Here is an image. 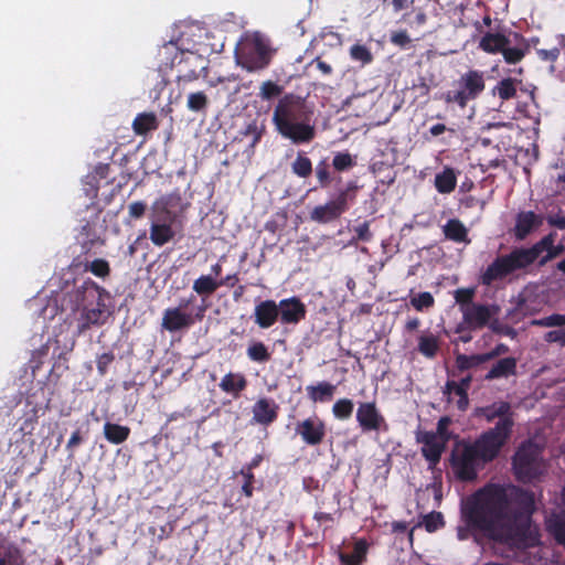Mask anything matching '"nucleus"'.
Masks as SVG:
<instances>
[{
    "instance_id": "1",
    "label": "nucleus",
    "mask_w": 565,
    "mask_h": 565,
    "mask_svg": "<svg viewBox=\"0 0 565 565\" xmlns=\"http://www.w3.org/2000/svg\"><path fill=\"white\" fill-rule=\"evenodd\" d=\"M534 493L518 486L489 483L476 491L462 508L468 527L490 541L515 547L534 546L539 541L533 527Z\"/></svg>"
},
{
    "instance_id": "2",
    "label": "nucleus",
    "mask_w": 565,
    "mask_h": 565,
    "mask_svg": "<svg viewBox=\"0 0 565 565\" xmlns=\"http://www.w3.org/2000/svg\"><path fill=\"white\" fill-rule=\"evenodd\" d=\"M312 114L303 97L286 93L274 108L273 124L276 131L292 143H309L316 137V128L311 124Z\"/></svg>"
},
{
    "instance_id": "3",
    "label": "nucleus",
    "mask_w": 565,
    "mask_h": 565,
    "mask_svg": "<svg viewBox=\"0 0 565 565\" xmlns=\"http://www.w3.org/2000/svg\"><path fill=\"white\" fill-rule=\"evenodd\" d=\"M515 478L527 483L539 479L545 471L542 448L527 440L521 444L512 459Z\"/></svg>"
},
{
    "instance_id": "4",
    "label": "nucleus",
    "mask_w": 565,
    "mask_h": 565,
    "mask_svg": "<svg viewBox=\"0 0 565 565\" xmlns=\"http://www.w3.org/2000/svg\"><path fill=\"white\" fill-rule=\"evenodd\" d=\"M449 462L455 477L463 482L476 480L479 470L483 469L486 465L476 447L465 440L458 441L454 446Z\"/></svg>"
},
{
    "instance_id": "5",
    "label": "nucleus",
    "mask_w": 565,
    "mask_h": 565,
    "mask_svg": "<svg viewBox=\"0 0 565 565\" xmlns=\"http://www.w3.org/2000/svg\"><path fill=\"white\" fill-rule=\"evenodd\" d=\"M513 424L512 418H501L493 428L484 431L471 443L483 462L488 463L497 458L511 435Z\"/></svg>"
},
{
    "instance_id": "6",
    "label": "nucleus",
    "mask_w": 565,
    "mask_h": 565,
    "mask_svg": "<svg viewBox=\"0 0 565 565\" xmlns=\"http://www.w3.org/2000/svg\"><path fill=\"white\" fill-rule=\"evenodd\" d=\"M500 307L495 303L471 305L470 308L463 310L461 321L456 326L455 333H463L465 331H478L489 327L492 331H498V318Z\"/></svg>"
},
{
    "instance_id": "7",
    "label": "nucleus",
    "mask_w": 565,
    "mask_h": 565,
    "mask_svg": "<svg viewBox=\"0 0 565 565\" xmlns=\"http://www.w3.org/2000/svg\"><path fill=\"white\" fill-rule=\"evenodd\" d=\"M456 86V89L446 94L445 100L465 108L469 102L477 99L486 89L484 73L469 70L458 78Z\"/></svg>"
},
{
    "instance_id": "8",
    "label": "nucleus",
    "mask_w": 565,
    "mask_h": 565,
    "mask_svg": "<svg viewBox=\"0 0 565 565\" xmlns=\"http://www.w3.org/2000/svg\"><path fill=\"white\" fill-rule=\"evenodd\" d=\"M359 186L355 181H349L344 189H341L335 199L327 202L323 205H317L310 212V218L318 223H330L338 220L345 213L350 203H353L356 198Z\"/></svg>"
},
{
    "instance_id": "9",
    "label": "nucleus",
    "mask_w": 565,
    "mask_h": 565,
    "mask_svg": "<svg viewBox=\"0 0 565 565\" xmlns=\"http://www.w3.org/2000/svg\"><path fill=\"white\" fill-rule=\"evenodd\" d=\"M527 267L520 248L516 247L509 254L495 257L480 275V282L483 286H491L494 281L504 279L516 270H522Z\"/></svg>"
},
{
    "instance_id": "10",
    "label": "nucleus",
    "mask_w": 565,
    "mask_h": 565,
    "mask_svg": "<svg viewBox=\"0 0 565 565\" xmlns=\"http://www.w3.org/2000/svg\"><path fill=\"white\" fill-rule=\"evenodd\" d=\"M274 50L260 38H255L243 46L238 55V63L248 72L266 68L271 61Z\"/></svg>"
},
{
    "instance_id": "11",
    "label": "nucleus",
    "mask_w": 565,
    "mask_h": 565,
    "mask_svg": "<svg viewBox=\"0 0 565 565\" xmlns=\"http://www.w3.org/2000/svg\"><path fill=\"white\" fill-rule=\"evenodd\" d=\"M70 301L72 302V310L81 311L84 308L92 307L97 302L110 298V294L93 279L87 278L82 285L76 286L68 294Z\"/></svg>"
},
{
    "instance_id": "12",
    "label": "nucleus",
    "mask_w": 565,
    "mask_h": 565,
    "mask_svg": "<svg viewBox=\"0 0 565 565\" xmlns=\"http://www.w3.org/2000/svg\"><path fill=\"white\" fill-rule=\"evenodd\" d=\"M356 422L363 433H387L390 425L374 401L360 402Z\"/></svg>"
},
{
    "instance_id": "13",
    "label": "nucleus",
    "mask_w": 565,
    "mask_h": 565,
    "mask_svg": "<svg viewBox=\"0 0 565 565\" xmlns=\"http://www.w3.org/2000/svg\"><path fill=\"white\" fill-rule=\"evenodd\" d=\"M207 305H200L195 315L181 310V308H167L162 315L161 327L169 332L188 329L204 318Z\"/></svg>"
},
{
    "instance_id": "14",
    "label": "nucleus",
    "mask_w": 565,
    "mask_h": 565,
    "mask_svg": "<svg viewBox=\"0 0 565 565\" xmlns=\"http://www.w3.org/2000/svg\"><path fill=\"white\" fill-rule=\"evenodd\" d=\"M179 64L182 65L177 77L179 84L194 82L201 75H203V77L207 76L209 62L204 56L198 53L191 51L182 52Z\"/></svg>"
},
{
    "instance_id": "15",
    "label": "nucleus",
    "mask_w": 565,
    "mask_h": 565,
    "mask_svg": "<svg viewBox=\"0 0 565 565\" xmlns=\"http://www.w3.org/2000/svg\"><path fill=\"white\" fill-rule=\"evenodd\" d=\"M296 435L308 446H319L327 435L326 423L317 415L297 422Z\"/></svg>"
},
{
    "instance_id": "16",
    "label": "nucleus",
    "mask_w": 565,
    "mask_h": 565,
    "mask_svg": "<svg viewBox=\"0 0 565 565\" xmlns=\"http://www.w3.org/2000/svg\"><path fill=\"white\" fill-rule=\"evenodd\" d=\"M416 441L423 445L420 452L428 462L429 469H435L446 450L447 444H445V440L435 437L433 431L418 430L416 433Z\"/></svg>"
},
{
    "instance_id": "17",
    "label": "nucleus",
    "mask_w": 565,
    "mask_h": 565,
    "mask_svg": "<svg viewBox=\"0 0 565 565\" xmlns=\"http://www.w3.org/2000/svg\"><path fill=\"white\" fill-rule=\"evenodd\" d=\"M109 316L110 311L105 300L92 307L84 308L79 311V317L77 318V333L83 334L93 327H102L106 323Z\"/></svg>"
},
{
    "instance_id": "18",
    "label": "nucleus",
    "mask_w": 565,
    "mask_h": 565,
    "mask_svg": "<svg viewBox=\"0 0 565 565\" xmlns=\"http://www.w3.org/2000/svg\"><path fill=\"white\" fill-rule=\"evenodd\" d=\"M281 324L296 326L306 318L307 308L300 298L292 296L277 302Z\"/></svg>"
},
{
    "instance_id": "19",
    "label": "nucleus",
    "mask_w": 565,
    "mask_h": 565,
    "mask_svg": "<svg viewBox=\"0 0 565 565\" xmlns=\"http://www.w3.org/2000/svg\"><path fill=\"white\" fill-rule=\"evenodd\" d=\"M265 132V124L258 122V120L254 119L237 132L235 139L239 142L246 141L244 153L252 157L255 153L256 146L260 142Z\"/></svg>"
},
{
    "instance_id": "20",
    "label": "nucleus",
    "mask_w": 565,
    "mask_h": 565,
    "mask_svg": "<svg viewBox=\"0 0 565 565\" xmlns=\"http://www.w3.org/2000/svg\"><path fill=\"white\" fill-rule=\"evenodd\" d=\"M254 322L260 329L271 328L279 319L277 302L266 299L257 302L253 313Z\"/></svg>"
},
{
    "instance_id": "21",
    "label": "nucleus",
    "mask_w": 565,
    "mask_h": 565,
    "mask_svg": "<svg viewBox=\"0 0 565 565\" xmlns=\"http://www.w3.org/2000/svg\"><path fill=\"white\" fill-rule=\"evenodd\" d=\"M543 224V216L533 211H521L516 214L514 236L519 241L525 239L534 230Z\"/></svg>"
},
{
    "instance_id": "22",
    "label": "nucleus",
    "mask_w": 565,
    "mask_h": 565,
    "mask_svg": "<svg viewBox=\"0 0 565 565\" xmlns=\"http://www.w3.org/2000/svg\"><path fill=\"white\" fill-rule=\"evenodd\" d=\"M279 405L271 398L262 397L252 407L253 420L256 424L268 426L278 417Z\"/></svg>"
},
{
    "instance_id": "23",
    "label": "nucleus",
    "mask_w": 565,
    "mask_h": 565,
    "mask_svg": "<svg viewBox=\"0 0 565 565\" xmlns=\"http://www.w3.org/2000/svg\"><path fill=\"white\" fill-rule=\"evenodd\" d=\"M546 530L554 541L565 550V505H559L546 519Z\"/></svg>"
},
{
    "instance_id": "24",
    "label": "nucleus",
    "mask_w": 565,
    "mask_h": 565,
    "mask_svg": "<svg viewBox=\"0 0 565 565\" xmlns=\"http://www.w3.org/2000/svg\"><path fill=\"white\" fill-rule=\"evenodd\" d=\"M556 233L551 232L529 248L519 247L527 266L533 265L543 252L548 253L556 238Z\"/></svg>"
},
{
    "instance_id": "25",
    "label": "nucleus",
    "mask_w": 565,
    "mask_h": 565,
    "mask_svg": "<svg viewBox=\"0 0 565 565\" xmlns=\"http://www.w3.org/2000/svg\"><path fill=\"white\" fill-rule=\"evenodd\" d=\"M218 387L226 394H231L234 398L239 397L241 393L247 387V380L242 373L228 372L225 374Z\"/></svg>"
},
{
    "instance_id": "26",
    "label": "nucleus",
    "mask_w": 565,
    "mask_h": 565,
    "mask_svg": "<svg viewBox=\"0 0 565 565\" xmlns=\"http://www.w3.org/2000/svg\"><path fill=\"white\" fill-rule=\"evenodd\" d=\"M443 233L445 237L455 243L469 244L468 228L459 218H449L443 225Z\"/></svg>"
},
{
    "instance_id": "27",
    "label": "nucleus",
    "mask_w": 565,
    "mask_h": 565,
    "mask_svg": "<svg viewBox=\"0 0 565 565\" xmlns=\"http://www.w3.org/2000/svg\"><path fill=\"white\" fill-rule=\"evenodd\" d=\"M516 373V359L512 356L503 358L497 361L489 372L486 374L484 379L487 381H492L495 379H507Z\"/></svg>"
},
{
    "instance_id": "28",
    "label": "nucleus",
    "mask_w": 565,
    "mask_h": 565,
    "mask_svg": "<svg viewBox=\"0 0 565 565\" xmlns=\"http://www.w3.org/2000/svg\"><path fill=\"white\" fill-rule=\"evenodd\" d=\"M511 41L504 34L487 32L479 42V47L487 53H501Z\"/></svg>"
},
{
    "instance_id": "29",
    "label": "nucleus",
    "mask_w": 565,
    "mask_h": 565,
    "mask_svg": "<svg viewBox=\"0 0 565 565\" xmlns=\"http://www.w3.org/2000/svg\"><path fill=\"white\" fill-rule=\"evenodd\" d=\"M220 288L218 280L212 275H201L193 281V291L202 298L201 305H207L206 299Z\"/></svg>"
},
{
    "instance_id": "30",
    "label": "nucleus",
    "mask_w": 565,
    "mask_h": 565,
    "mask_svg": "<svg viewBox=\"0 0 565 565\" xmlns=\"http://www.w3.org/2000/svg\"><path fill=\"white\" fill-rule=\"evenodd\" d=\"M369 543L365 539L355 541L352 553H340L339 559L344 565H362L366 561Z\"/></svg>"
},
{
    "instance_id": "31",
    "label": "nucleus",
    "mask_w": 565,
    "mask_h": 565,
    "mask_svg": "<svg viewBox=\"0 0 565 565\" xmlns=\"http://www.w3.org/2000/svg\"><path fill=\"white\" fill-rule=\"evenodd\" d=\"M308 398L313 403H324L332 399L335 385L329 382H319L317 385H308L306 387Z\"/></svg>"
},
{
    "instance_id": "32",
    "label": "nucleus",
    "mask_w": 565,
    "mask_h": 565,
    "mask_svg": "<svg viewBox=\"0 0 565 565\" xmlns=\"http://www.w3.org/2000/svg\"><path fill=\"white\" fill-rule=\"evenodd\" d=\"M175 232L172 228V224L168 223H153L150 225V241L156 246H163L173 239Z\"/></svg>"
},
{
    "instance_id": "33",
    "label": "nucleus",
    "mask_w": 565,
    "mask_h": 565,
    "mask_svg": "<svg viewBox=\"0 0 565 565\" xmlns=\"http://www.w3.org/2000/svg\"><path fill=\"white\" fill-rule=\"evenodd\" d=\"M104 436L110 444L120 445L129 438L130 428L128 426L106 422L104 425Z\"/></svg>"
},
{
    "instance_id": "34",
    "label": "nucleus",
    "mask_w": 565,
    "mask_h": 565,
    "mask_svg": "<svg viewBox=\"0 0 565 565\" xmlns=\"http://www.w3.org/2000/svg\"><path fill=\"white\" fill-rule=\"evenodd\" d=\"M457 178L454 169L445 168L435 177V188L441 194H448L456 189Z\"/></svg>"
},
{
    "instance_id": "35",
    "label": "nucleus",
    "mask_w": 565,
    "mask_h": 565,
    "mask_svg": "<svg viewBox=\"0 0 565 565\" xmlns=\"http://www.w3.org/2000/svg\"><path fill=\"white\" fill-rule=\"evenodd\" d=\"M158 119L153 113L138 114L132 122L136 135L142 136L158 128Z\"/></svg>"
},
{
    "instance_id": "36",
    "label": "nucleus",
    "mask_w": 565,
    "mask_h": 565,
    "mask_svg": "<svg viewBox=\"0 0 565 565\" xmlns=\"http://www.w3.org/2000/svg\"><path fill=\"white\" fill-rule=\"evenodd\" d=\"M511 405L508 402H498L492 405L480 408V415L483 416L487 422H492L495 418H512L510 415Z\"/></svg>"
},
{
    "instance_id": "37",
    "label": "nucleus",
    "mask_w": 565,
    "mask_h": 565,
    "mask_svg": "<svg viewBox=\"0 0 565 565\" xmlns=\"http://www.w3.org/2000/svg\"><path fill=\"white\" fill-rule=\"evenodd\" d=\"M291 171L301 179H307L312 174V161L305 152H298L296 159L291 163Z\"/></svg>"
},
{
    "instance_id": "38",
    "label": "nucleus",
    "mask_w": 565,
    "mask_h": 565,
    "mask_svg": "<svg viewBox=\"0 0 565 565\" xmlns=\"http://www.w3.org/2000/svg\"><path fill=\"white\" fill-rule=\"evenodd\" d=\"M178 214L156 201L151 206V222L174 224Z\"/></svg>"
},
{
    "instance_id": "39",
    "label": "nucleus",
    "mask_w": 565,
    "mask_h": 565,
    "mask_svg": "<svg viewBox=\"0 0 565 565\" xmlns=\"http://www.w3.org/2000/svg\"><path fill=\"white\" fill-rule=\"evenodd\" d=\"M439 350L438 338L434 334H423L418 338V351L426 358L433 359Z\"/></svg>"
},
{
    "instance_id": "40",
    "label": "nucleus",
    "mask_w": 565,
    "mask_h": 565,
    "mask_svg": "<svg viewBox=\"0 0 565 565\" xmlns=\"http://www.w3.org/2000/svg\"><path fill=\"white\" fill-rule=\"evenodd\" d=\"M246 354L250 361L256 363H266L271 359L268 348L260 341L250 343Z\"/></svg>"
},
{
    "instance_id": "41",
    "label": "nucleus",
    "mask_w": 565,
    "mask_h": 565,
    "mask_svg": "<svg viewBox=\"0 0 565 565\" xmlns=\"http://www.w3.org/2000/svg\"><path fill=\"white\" fill-rule=\"evenodd\" d=\"M516 79L508 77L503 78L493 88V93L502 100H509L516 96Z\"/></svg>"
},
{
    "instance_id": "42",
    "label": "nucleus",
    "mask_w": 565,
    "mask_h": 565,
    "mask_svg": "<svg viewBox=\"0 0 565 565\" xmlns=\"http://www.w3.org/2000/svg\"><path fill=\"white\" fill-rule=\"evenodd\" d=\"M20 551L12 545H0V565H22Z\"/></svg>"
},
{
    "instance_id": "43",
    "label": "nucleus",
    "mask_w": 565,
    "mask_h": 565,
    "mask_svg": "<svg viewBox=\"0 0 565 565\" xmlns=\"http://www.w3.org/2000/svg\"><path fill=\"white\" fill-rule=\"evenodd\" d=\"M476 295V289L470 288H458L454 291V298L456 303L459 306V310L462 313L463 310H467V308H470L471 305H475L473 301Z\"/></svg>"
},
{
    "instance_id": "44",
    "label": "nucleus",
    "mask_w": 565,
    "mask_h": 565,
    "mask_svg": "<svg viewBox=\"0 0 565 565\" xmlns=\"http://www.w3.org/2000/svg\"><path fill=\"white\" fill-rule=\"evenodd\" d=\"M445 394L458 396L457 407L459 411H466L469 404L468 393L461 388L456 381H447Z\"/></svg>"
},
{
    "instance_id": "45",
    "label": "nucleus",
    "mask_w": 565,
    "mask_h": 565,
    "mask_svg": "<svg viewBox=\"0 0 565 565\" xmlns=\"http://www.w3.org/2000/svg\"><path fill=\"white\" fill-rule=\"evenodd\" d=\"M354 404L349 398H340L332 406V414L337 419L345 420L352 416Z\"/></svg>"
},
{
    "instance_id": "46",
    "label": "nucleus",
    "mask_w": 565,
    "mask_h": 565,
    "mask_svg": "<svg viewBox=\"0 0 565 565\" xmlns=\"http://www.w3.org/2000/svg\"><path fill=\"white\" fill-rule=\"evenodd\" d=\"M284 92V87L273 81H265L259 87L258 96L262 100L270 102L279 97Z\"/></svg>"
},
{
    "instance_id": "47",
    "label": "nucleus",
    "mask_w": 565,
    "mask_h": 565,
    "mask_svg": "<svg viewBox=\"0 0 565 565\" xmlns=\"http://www.w3.org/2000/svg\"><path fill=\"white\" fill-rule=\"evenodd\" d=\"M356 164L353 156L348 152H337L332 159V167L338 172L351 170Z\"/></svg>"
},
{
    "instance_id": "48",
    "label": "nucleus",
    "mask_w": 565,
    "mask_h": 565,
    "mask_svg": "<svg viewBox=\"0 0 565 565\" xmlns=\"http://www.w3.org/2000/svg\"><path fill=\"white\" fill-rule=\"evenodd\" d=\"M85 270L98 278H106L110 275V265L104 258H96L85 264Z\"/></svg>"
},
{
    "instance_id": "49",
    "label": "nucleus",
    "mask_w": 565,
    "mask_h": 565,
    "mask_svg": "<svg viewBox=\"0 0 565 565\" xmlns=\"http://www.w3.org/2000/svg\"><path fill=\"white\" fill-rule=\"evenodd\" d=\"M209 106V98L204 92L191 93L188 96L186 107L191 111H204Z\"/></svg>"
},
{
    "instance_id": "50",
    "label": "nucleus",
    "mask_w": 565,
    "mask_h": 565,
    "mask_svg": "<svg viewBox=\"0 0 565 565\" xmlns=\"http://www.w3.org/2000/svg\"><path fill=\"white\" fill-rule=\"evenodd\" d=\"M482 363H486V361L483 360L482 353L481 354H472V355L458 354L456 356V365H457L458 370H460V371H466V370L477 367Z\"/></svg>"
},
{
    "instance_id": "51",
    "label": "nucleus",
    "mask_w": 565,
    "mask_h": 565,
    "mask_svg": "<svg viewBox=\"0 0 565 565\" xmlns=\"http://www.w3.org/2000/svg\"><path fill=\"white\" fill-rule=\"evenodd\" d=\"M315 172L320 188L326 189L331 184L332 177L327 160H320L315 168Z\"/></svg>"
},
{
    "instance_id": "52",
    "label": "nucleus",
    "mask_w": 565,
    "mask_h": 565,
    "mask_svg": "<svg viewBox=\"0 0 565 565\" xmlns=\"http://www.w3.org/2000/svg\"><path fill=\"white\" fill-rule=\"evenodd\" d=\"M350 56L352 60L361 62L362 65L370 64L373 61V55L370 49L364 44H353L350 47Z\"/></svg>"
},
{
    "instance_id": "53",
    "label": "nucleus",
    "mask_w": 565,
    "mask_h": 565,
    "mask_svg": "<svg viewBox=\"0 0 565 565\" xmlns=\"http://www.w3.org/2000/svg\"><path fill=\"white\" fill-rule=\"evenodd\" d=\"M411 305L417 311H424L435 306V299L430 292L423 291L411 298Z\"/></svg>"
},
{
    "instance_id": "54",
    "label": "nucleus",
    "mask_w": 565,
    "mask_h": 565,
    "mask_svg": "<svg viewBox=\"0 0 565 565\" xmlns=\"http://www.w3.org/2000/svg\"><path fill=\"white\" fill-rule=\"evenodd\" d=\"M531 324L544 328L563 327L565 326V315L553 313L544 318L534 319L531 321Z\"/></svg>"
},
{
    "instance_id": "55",
    "label": "nucleus",
    "mask_w": 565,
    "mask_h": 565,
    "mask_svg": "<svg viewBox=\"0 0 565 565\" xmlns=\"http://www.w3.org/2000/svg\"><path fill=\"white\" fill-rule=\"evenodd\" d=\"M422 523L429 533H433L445 525L443 514L435 511L426 514Z\"/></svg>"
},
{
    "instance_id": "56",
    "label": "nucleus",
    "mask_w": 565,
    "mask_h": 565,
    "mask_svg": "<svg viewBox=\"0 0 565 565\" xmlns=\"http://www.w3.org/2000/svg\"><path fill=\"white\" fill-rule=\"evenodd\" d=\"M157 201L160 202V204H163V206L174 211L177 214L178 211L182 210V198L181 194L177 191L162 195Z\"/></svg>"
},
{
    "instance_id": "57",
    "label": "nucleus",
    "mask_w": 565,
    "mask_h": 565,
    "mask_svg": "<svg viewBox=\"0 0 565 565\" xmlns=\"http://www.w3.org/2000/svg\"><path fill=\"white\" fill-rule=\"evenodd\" d=\"M239 475L243 477L244 482L242 484V493L252 498L254 493V483H255V475L253 471H248V469H241Z\"/></svg>"
},
{
    "instance_id": "58",
    "label": "nucleus",
    "mask_w": 565,
    "mask_h": 565,
    "mask_svg": "<svg viewBox=\"0 0 565 565\" xmlns=\"http://www.w3.org/2000/svg\"><path fill=\"white\" fill-rule=\"evenodd\" d=\"M450 423H451V420L449 417H447V416L440 417L437 423L436 431H433L435 437L439 438L440 440H445V444H448V441L450 440V437H451V434L448 429Z\"/></svg>"
},
{
    "instance_id": "59",
    "label": "nucleus",
    "mask_w": 565,
    "mask_h": 565,
    "mask_svg": "<svg viewBox=\"0 0 565 565\" xmlns=\"http://www.w3.org/2000/svg\"><path fill=\"white\" fill-rule=\"evenodd\" d=\"M354 236L352 237V242H370L373 237L372 232L370 231V222L365 221L353 228Z\"/></svg>"
},
{
    "instance_id": "60",
    "label": "nucleus",
    "mask_w": 565,
    "mask_h": 565,
    "mask_svg": "<svg viewBox=\"0 0 565 565\" xmlns=\"http://www.w3.org/2000/svg\"><path fill=\"white\" fill-rule=\"evenodd\" d=\"M501 53L504 57V61L509 64L519 63L520 61H522V58L525 55L524 50H522L520 47H510V45H505V47L503 49V51Z\"/></svg>"
},
{
    "instance_id": "61",
    "label": "nucleus",
    "mask_w": 565,
    "mask_h": 565,
    "mask_svg": "<svg viewBox=\"0 0 565 565\" xmlns=\"http://www.w3.org/2000/svg\"><path fill=\"white\" fill-rule=\"evenodd\" d=\"M390 41L392 44L407 49L411 45V38L405 30L396 31L391 34Z\"/></svg>"
},
{
    "instance_id": "62",
    "label": "nucleus",
    "mask_w": 565,
    "mask_h": 565,
    "mask_svg": "<svg viewBox=\"0 0 565 565\" xmlns=\"http://www.w3.org/2000/svg\"><path fill=\"white\" fill-rule=\"evenodd\" d=\"M115 360V355L113 352H106L100 354L97 360V371L100 375H105L107 373L108 366L113 363Z\"/></svg>"
},
{
    "instance_id": "63",
    "label": "nucleus",
    "mask_w": 565,
    "mask_h": 565,
    "mask_svg": "<svg viewBox=\"0 0 565 565\" xmlns=\"http://www.w3.org/2000/svg\"><path fill=\"white\" fill-rule=\"evenodd\" d=\"M544 340L548 343H558L559 345L565 347V328L546 332Z\"/></svg>"
},
{
    "instance_id": "64",
    "label": "nucleus",
    "mask_w": 565,
    "mask_h": 565,
    "mask_svg": "<svg viewBox=\"0 0 565 565\" xmlns=\"http://www.w3.org/2000/svg\"><path fill=\"white\" fill-rule=\"evenodd\" d=\"M536 53L542 61L554 63L558 58L561 52L558 47L554 46L548 50L539 49Z\"/></svg>"
}]
</instances>
